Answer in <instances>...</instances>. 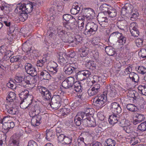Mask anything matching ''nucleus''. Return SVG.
Instances as JSON below:
<instances>
[{
	"label": "nucleus",
	"mask_w": 146,
	"mask_h": 146,
	"mask_svg": "<svg viewBox=\"0 0 146 146\" xmlns=\"http://www.w3.org/2000/svg\"><path fill=\"white\" fill-rule=\"evenodd\" d=\"M117 94V92L114 89L111 90L110 95L112 98H114L116 96Z\"/></svg>",
	"instance_id": "nucleus-64"
},
{
	"label": "nucleus",
	"mask_w": 146,
	"mask_h": 146,
	"mask_svg": "<svg viewBox=\"0 0 146 146\" xmlns=\"http://www.w3.org/2000/svg\"><path fill=\"white\" fill-rule=\"evenodd\" d=\"M9 117L8 116H5L3 119H1L0 122L1 123L4 122L3 123L2 127L3 129L6 131V132L13 128L15 126L14 123L9 120Z\"/></svg>",
	"instance_id": "nucleus-6"
},
{
	"label": "nucleus",
	"mask_w": 146,
	"mask_h": 146,
	"mask_svg": "<svg viewBox=\"0 0 146 146\" xmlns=\"http://www.w3.org/2000/svg\"><path fill=\"white\" fill-rule=\"evenodd\" d=\"M56 136L57 137L58 140L60 142L63 141L65 137V135L64 134L62 133H58Z\"/></svg>",
	"instance_id": "nucleus-56"
},
{
	"label": "nucleus",
	"mask_w": 146,
	"mask_h": 146,
	"mask_svg": "<svg viewBox=\"0 0 146 146\" xmlns=\"http://www.w3.org/2000/svg\"><path fill=\"white\" fill-rule=\"evenodd\" d=\"M19 14V19L20 21L24 22L27 19L28 15V13L22 12V11H19L18 12L16 13Z\"/></svg>",
	"instance_id": "nucleus-18"
},
{
	"label": "nucleus",
	"mask_w": 146,
	"mask_h": 146,
	"mask_svg": "<svg viewBox=\"0 0 146 146\" xmlns=\"http://www.w3.org/2000/svg\"><path fill=\"white\" fill-rule=\"evenodd\" d=\"M108 5L107 4H103L100 7V9L101 11H104L105 12H107V10L108 11L109 8L108 7Z\"/></svg>",
	"instance_id": "nucleus-53"
},
{
	"label": "nucleus",
	"mask_w": 146,
	"mask_h": 146,
	"mask_svg": "<svg viewBox=\"0 0 146 146\" xmlns=\"http://www.w3.org/2000/svg\"><path fill=\"white\" fill-rule=\"evenodd\" d=\"M15 79L16 82L20 83L19 85L31 89L34 87L37 81L35 77H31L29 76H26L24 78L23 77L17 76Z\"/></svg>",
	"instance_id": "nucleus-2"
},
{
	"label": "nucleus",
	"mask_w": 146,
	"mask_h": 146,
	"mask_svg": "<svg viewBox=\"0 0 146 146\" xmlns=\"http://www.w3.org/2000/svg\"><path fill=\"white\" fill-rule=\"evenodd\" d=\"M86 115L84 113H79L74 117V122L76 125L80 126L82 123V120L85 117Z\"/></svg>",
	"instance_id": "nucleus-13"
},
{
	"label": "nucleus",
	"mask_w": 146,
	"mask_h": 146,
	"mask_svg": "<svg viewBox=\"0 0 146 146\" xmlns=\"http://www.w3.org/2000/svg\"><path fill=\"white\" fill-rule=\"evenodd\" d=\"M27 108L30 110L31 113H35L34 115H32L31 114L30 115L32 117L31 120V124L35 127L38 126L41 123L42 117L41 116L38 115L40 112V106L38 104H35L31 103L28 105V106L25 107H23V109Z\"/></svg>",
	"instance_id": "nucleus-1"
},
{
	"label": "nucleus",
	"mask_w": 146,
	"mask_h": 146,
	"mask_svg": "<svg viewBox=\"0 0 146 146\" xmlns=\"http://www.w3.org/2000/svg\"><path fill=\"white\" fill-rule=\"evenodd\" d=\"M16 94L14 92H10L8 95L6 100L7 102H12L16 99Z\"/></svg>",
	"instance_id": "nucleus-26"
},
{
	"label": "nucleus",
	"mask_w": 146,
	"mask_h": 146,
	"mask_svg": "<svg viewBox=\"0 0 146 146\" xmlns=\"http://www.w3.org/2000/svg\"><path fill=\"white\" fill-rule=\"evenodd\" d=\"M93 57L95 60H97L99 58V53L97 50H92L91 52Z\"/></svg>",
	"instance_id": "nucleus-59"
},
{
	"label": "nucleus",
	"mask_w": 146,
	"mask_h": 146,
	"mask_svg": "<svg viewBox=\"0 0 146 146\" xmlns=\"http://www.w3.org/2000/svg\"><path fill=\"white\" fill-rule=\"evenodd\" d=\"M40 74V76L44 80H48L50 79L51 77L50 74L46 70H43L41 72Z\"/></svg>",
	"instance_id": "nucleus-27"
},
{
	"label": "nucleus",
	"mask_w": 146,
	"mask_h": 146,
	"mask_svg": "<svg viewBox=\"0 0 146 146\" xmlns=\"http://www.w3.org/2000/svg\"><path fill=\"white\" fill-rule=\"evenodd\" d=\"M51 101V102L61 104V98L60 97V96L59 95H54L52 98Z\"/></svg>",
	"instance_id": "nucleus-39"
},
{
	"label": "nucleus",
	"mask_w": 146,
	"mask_h": 146,
	"mask_svg": "<svg viewBox=\"0 0 146 146\" xmlns=\"http://www.w3.org/2000/svg\"><path fill=\"white\" fill-rule=\"evenodd\" d=\"M126 108L128 111L132 112L138 111L139 109L137 107L133 104H128L127 105Z\"/></svg>",
	"instance_id": "nucleus-23"
},
{
	"label": "nucleus",
	"mask_w": 146,
	"mask_h": 146,
	"mask_svg": "<svg viewBox=\"0 0 146 146\" xmlns=\"http://www.w3.org/2000/svg\"><path fill=\"white\" fill-rule=\"evenodd\" d=\"M5 110L8 113L11 115H17L19 111L18 109L15 107L6 106Z\"/></svg>",
	"instance_id": "nucleus-16"
},
{
	"label": "nucleus",
	"mask_w": 146,
	"mask_h": 146,
	"mask_svg": "<svg viewBox=\"0 0 146 146\" xmlns=\"http://www.w3.org/2000/svg\"><path fill=\"white\" fill-rule=\"evenodd\" d=\"M105 16L103 12H102L99 13L97 17L98 22L101 23L105 21H108V19Z\"/></svg>",
	"instance_id": "nucleus-24"
},
{
	"label": "nucleus",
	"mask_w": 146,
	"mask_h": 146,
	"mask_svg": "<svg viewBox=\"0 0 146 146\" xmlns=\"http://www.w3.org/2000/svg\"><path fill=\"white\" fill-rule=\"evenodd\" d=\"M72 17V16L69 14H64L63 16V21H65L66 22H68Z\"/></svg>",
	"instance_id": "nucleus-57"
},
{
	"label": "nucleus",
	"mask_w": 146,
	"mask_h": 146,
	"mask_svg": "<svg viewBox=\"0 0 146 146\" xmlns=\"http://www.w3.org/2000/svg\"><path fill=\"white\" fill-rule=\"evenodd\" d=\"M82 14L83 15V18L79 17L80 19L83 21L84 19H86L87 20L91 21L94 19L95 17V13L94 10L90 8H84L81 10Z\"/></svg>",
	"instance_id": "nucleus-5"
},
{
	"label": "nucleus",
	"mask_w": 146,
	"mask_h": 146,
	"mask_svg": "<svg viewBox=\"0 0 146 146\" xmlns=\"http://www.w3.org/2000/svg\"><path fill=\"white\" fill-rule=\"evenodd\" d=\"M132 65H129L127 68H125L124 71V73L125 74H129L131 72H131L132 71Z\"/></svg>",
	"instance_id": "nucleus-62"
},
{
	"label": "nucleus",
	"mask_w": 146,
	"mask_h": 146,
	"mask_svg": "<svg viewBox=\"0 0 146 146\" xmlns=\"http://www.w3.org/2000/svg\"><path fill=\"white\" fill-rule=\"evenodd\" d=\"M75 79L72 77H68L63 81L62 83V86L65 89H69L72 88L75 83Z\"/></svg>",
	"instance_id": "nucleus-10"
},
{
	"label": "nucleus",
	"mask_w": 146,
	"mask_h": 146,
	"mask_svg": "<svg viewBox=\"0 0 146 146\" xmlns=\"http://www.w3.org/2000/svg\"><path fill=\"white\" fill-rule=\"evenodd\" d=\"M116 142L111 139H108L106 140L104 143V146H115Z\"/></svg>",
	"instance_id": "nucleus-33"
},
{
	"label": "nucleus",
	"mask_w": 146,
	"mask_h": 146,
	"mask_svg": "<svg viewBox=\"0 0 146 146\" xmlns=\"http://www.w3.org/2000/svg\"><path fill=\"white\" fill-rule=\"evenodd\" d=\"M37 90L38 91V92L41 94V95L48 90L46 88L41 86H37Z\"/></svg>",
	"instance_id": "nucleus-50"
},
{
	"label": "nucleus",
	"mask_w": 146,
	"mask_h": 146,
	"mask_svg": "<svg viewBox=\"0 0 146 146\" xmlns=\"http://www.w3.org/2000/svg\"><path fill=\"white\" fill-rule=\"evenodd\" d=\"M33 9V6L31 3H22L21 4H19L16 8L15 9V13L18 12L19 11H22V12L27 13L29 14L32 11Z\"/></svg>",
	"instance_id": "nucleus-4"
},
{
	"label": "nucleus",
	"mask_w": 146,
	"mask_h": 146,
	"mask_svg": "<svg viewBox=\"0 0 146 146\" xmlns=\"http://www.w3.org/2000/svg\"><path fill=\"white\" fill-rule=\"evenodd\" d=\"M117 25L119 29L124 30L127 25V22L125 20H119L117 22Z\"/></svg>",
	"instance_id": "nucleus-19"
},
{
	"label": "nucleus",
	"mask_w": 146,
	"mask_h": 146,
	"mask_svg": "<svg viewBox=\"0 0 146 146\" xmlns=\"http://www.w3.org/2000/svg\"><path fill=\"white\" fill-rule=\"evenodd\" d=\"M138 129L142 131L146 130V121L141 123L138 125Z\"/></svg>",
	"instance_id": "nucleus-45"
},
{
	"label": "nucleus",
	"mask_w": 146,
	"mask_h": 146,
	"mask_svg": "<svg viewBox=\"0 0 146 146\" xmlns=\"http://www.w3.org/2000/svg\"><path fill=\"white\" fill-rule=\"evenodd\" d=\"M51 102L52 104H50V105L53 109H57L61 105V104L59 103H56L53 102Z\"/></svg>",
	"instance_id": "nucleus-49"
},
{
	"label": "nucleus",
	"mask_w": 146,
	"mask_h": 146,
	"mask_svg": "<svg viewBox=\"0 0 146 146\" xmlns=\"http://www.w3.org/2000/svg\"><path fill=\"white\" fill-rule=\"evenodd\" d=\"M88 127H94L96 125V124L95 119L92 117L91 118L90 117H88Z\"/></svg>",
	"instance_id": "nucleus-37"
},
{
	"label": "nucleus",
	"mask_w": 146,
	"mask_h": 146,
	"mask_svg": "<svg viewBox=\"0 0 146 146\" xmlns=\"http://www.w3.org/2000/svg\"><path fill=\"white\" fill-rule=\"evenodd\" d=\"M105 50L106 53L110 56H113L116 53L115 49L111 46H107L105 47Z\"/></svg>",
	"instance_id": "nucleus-21"
},
{
	"label": "nucleus",
	"mask_w": 146,
	"mask_h": 146,
	"mask_svg": "<svg viewBox=\"0 0 146 146\" xmlns=\"http://www.w3.org/2000/svg\"><path fill=\"white\" fill-rule=\"evenodd\" d=\"M96 98L99 100H101L102 101H103L104 103H106L107 101V96L104 94H102L101 95H98L97 97H96Z\"/></svg>",
	"instance_id": "nucleus-47"
},
{
	"label": "nucleus",
	"mask_w": 146,
	"mask_h": 146,
	"mask_svg": "<svg viewBox=\"0 0 146 146\" xmlns=\"http://www.w3.org/2000/svg\"><path fill=\"white\" fill-rule=\"evenodd\" d=\"M20 60V58L18 56H13L10 59V62L11 63L19 62Z\"/></svg>",
	"instance_id": "nucleus-54"
},
{
	"label": "nucleus",
	"mask_w": 146,
	"mask_h": 146,
	"mask_svg": "<svg viewBox=\"0 0 146 146\" xmlns=\"http://www.w3.org/2000/svg\"><path fill=\"white\" fill-rule=\"evenodd\" d=\"M86 47L82 48L80 49L79 52L81 53L80 54L81 57H85L88 54V50H86Z\"/></svg>",
	"instance_id": "nucleus-43"
},
{
	"label": "nucleus",
	"mask_w": 146,
	"mask_h": 146,
	"mask_svg": "<svg viewBox=\"0 0 146 146\" xmlns=\"http://www.w3.org/2000/svg\"><path fill=\"white\" fill-rule=\"evenodd\" d=\"M20 136L19 134H14L11 137V142L13 146H19Z\"/></svg>",
	"instance_id": "nucleus-17"
},
{
	"label": "nucleus",
	"mask_w": 146,
	"mask_h": 146,
	"mask_svg": "<svg viewBox=\"0 0 146 146\" xmlns=\"http://www.w3.org/2000/svg\"><path fill=\"white\" fill-rule=\"evenodd\" d=\"M56 9L52 5L50 9L49 12L50 15L51 17H53V18H55L56 17Z\"/></svg>",
	"instance_id": "nucleus-42"
},
{
	"label": "nucleus",
	"mask_w": 146,
	"mask_h": 146,
	"mask_svg": "<svg viewBox=\"0 0 146 146\" xmlns=\"http://www.w3.org/2000/svg\"><path fill=\"white\" fill-rule=\"evenodd\" d=\"M3 49H1L0 50V55L4 54V58H9L12 56L13 54L12 52L10 50H5V51L3 52Z\"/></svg>",
	"instance_id": "nucleus-29"
},
{
	"label": "nucleus",
	"mask_w": 146,
	"mask_h": 146,
	"mask_svg": "<svg viewBox=\"0 0 146 146\" xmlns=\"http://www.w3.org/2000/svg\"><path fill=\"white\" fill-rule=\"evenodd\" d=\"M29 91L27 90H25L24 91H23L21 93L19 94V95L21 100L20 104V107L22 108L23 107V103L24 102V100L26 99L28 97V96L29 95Z\"/></svg>",
	"instance_id": "nucleus-15"
},
{
	"label": "nucleus",
	"mask_w": 146,
	"mask_h": 146,
	"mask_svg": "<svg viewBox=\"0 0 146 146\" xmlns=\"http://www.w3.org/2000/svg\"><path fill=\"white\" fill-rule=\"evenodd\" d=\"M45 62L44 60H39L37 61L36 65L38 66L42 67Z\"/></svg>",
	"instance_id": "nucleus-63"
},
{
	"label": "nucleus",
	"mask_w": 146,
	"mask_h": 146,
	"mask_svg": "<svg viewBox=\"0 0 146 146\" xmlns=\"http://www.w3.org/2000/svg\"><path fill=\"white\" fill-rule=\"evenodd\" d=\"M98 29L97 24L92 22H88L86 24L84 32L87 34L94 33L97 31Z\"/></svg>",
	"instance_id": "nucleus-7"
},
{
	"label": "nucleus",
	"mask_w": 146,
	"mask_h": 146,
	"mask_svg": "<svg viewBox=\"0 0 146 146\" xmlns=\"http://www.w3.org/2000/svg\"><path fill=\"white\" fill-rule=\"evenodd\" d=\"M57 31L60 38L63 41L69 43L74 42V37L68 36V32L62 29V27H58Z\"/></svg>",
	"instance_id": "nucleus-3"
},
{
	"label": "nucleus",
	"mask_w": 146,
	"mask_h": 146,
	"mask_svg": "<svg viewBox=\"0 0 146 146\" xmlns=\"http://www.w3.org/2000/svg\"><path fill=\"white\" fill-rule=\"evenodd\" d=\"M123 130L127 133H130L133 131V127L131 125L129 124L127 126H124L123 127Z\"/></svg>",
	"instance_id": "nucleus-44"
},
{
	"label": "nucleus",
	"mask_w": 146,
	"mask_h": 146,
	"mask_svg": "<svg viewBox=\"0 0 146 146\" xmlns=\"http://www.w3.org/2000/svg\"><path fill=\"white\" fill-rule=\"evenodd\" d=\"M135 42L138 47H140L143 45V40L142 39L139 38L135 40Z\"/></svg>",
	"instance_id": "nucleus-55"
},
{
	"label": "nucleus",
	"mask_w": 146,
	"mask_h": 146,
	"mask_svg": "<svg viewBox=\"0 0 146 146\" xmlns=\"http://www.w3.org/2000/svg\"><path fill=\"white\" fill-rule=\"evenodd\" d=\"M71 138L66 137L65 136L63 141H64V143L67 145L70 144L71 142Z\"/></svg>",
	"instance_id": "nucleus-60"
},
{
	"label": "nucleus",
	"mask_w": 146,
	"mask_h": 146,
	"mask_svg": "<svg viewBox=\"0 0 146 146\" xmlns=\"http://www.w3.org/2000/svg\"><path fill=\"white\" fill-rule=\"evenodd\" d=\"M72 88L74 90L77 92H82V91L81 89V86L80 85V84L79 82L78 81H76L75 82V83L74 84V86H73Z\"/></svg>",
	"instance_id": "nucleus-30"
},
{
	"label": "nucleus",
	"mask_w": 146,
	"mask_h": 146,
	"mask_svg": "<svg viewBox=\"0 0 146 146\" xmlns=\"http://www.w3.org/2000/svg\"><path fill=\"white\" fill-rule=\"evenodd\" d=\"M121 35V33H119L117 31L115 32L110 35V36L109 38H118L119 35Z\"/></svg>",
	"instance_id": "nucleus-58"
},
{
	"label": "nucleus",
	"mask_w": 146,
	"mask_h": 146,
	"mask_svg": "<svg viewBox=\"0 0 146 146\" xmlns=\"http://www.w3.org/2000/svg\"><path fill=\"white\" fill-rule=\"evenodd\" d=\"M101 100H99L97 98L96 99V97L93 101V102L94 103V105L100 107L104 104V103Z\"/></svg>",
	"instance_id": "nucleus-40"
},
{
	"label": "nucleus",
	"mask_w": 146,
	"mask_h": 146,
	"mask_svg": "<svg viewBox=\"0 0 146 146\" xmlns=\"http://www.w3.org/2000/svg\"><path fill=\"white\" fill-rule=\"evenodd\" d=\"M70 111L69 109L64 108H62L61 112L62 113L61 115L64 116H66L69 113Z\"/></svg>",
	"instance_id": "nucleus-51"
},
{
	"label": "nucleus",
	"mask_w": 146,
	"mask_h": 146,
	"mask_svg": "<svg viewBox=\"0 0 146 146\" xmlns=\"http://www.w3.org/2000/svg\"><path fill=\"white\" fill-rule=\"evenodd\" d=\"M135 117L136 118L137 121H138V123H140L143 121L145 119V117L144 115L138 113L135 114Z\"/></svg>",
	"instance_id": "nucleus-38"
},
{
	"label": "nucleus",
	"mask_w": 146,
	"mask_h": 146,
	"mask_svg": "<svg viewBox=\"0 0 146 146\" xmlns=\"http://www.w3.org/2000/svg\"><path fill=\"white\" fill-rule=\"evenodd\" d=\"M74 42L75 45L79 44L82 40L81 38H80V36H76L74 37Z\"/></svg>",
	"instance_id": "nucleus-61"
},
{
	"label": "nucleus",
	"mask_w": 146,
	"mask_h": 146,
	"mask_svg": "<svg viewBox=\"0 0 146 146\" xmlns=\"http://www.w3.org/2000/svg\"><path fill=\"white\" fill-rule=\"evenodd\" d=\"M129 78L132 81L137 83L139 81V76L134 72H131L129 75Z\"/></svg>",
	"instance_id": "nucleus-25"
},
{
	"label": "nucleus",
	"mask_w": 146,
	"mask_h": 146,
	"mask_svg": "<svg viewBox=\"0 0 146 146\" xmlns=\"http://www.w3.org/2000/svg\"><path fill=\"white\" fill-rule=\"evenodd\" d=\"M119 120V117L115 114H113L109 116V121L110 124H113L117 123Z\"/></svg>",
	"instance_id": "nucleus-22"
},
{
	"label": "nucleus",
	"mask_w": 146,
	"mask_h": 146,
	"mask_svg": "<svg viewBox=\"0 0 146 146\" xmlns=\"http://www.w3.org/2000/svg\"><path fill=\"white\" fill-rule=\"evenodd\" d=\"M107 12L109 17H115L117 14L116 10L115 9L110 7L107 11Z\"/></svg>",
	"instance_id": "nucleus-28"
},
{
	"label": "nucleus",
	"mask_w": 146,
	"mask_h": 146,
	"mask_svg": "<svg viewBox=\"0 0 146 146\" xmlns=\"http://www.w3.org/2000/svg\"><path fill=\"white\" fill-rule=\"evenodd\" d=\"M25 69L26 72L28 74L32 77H35L37 74V72L35 68L32 65L29 63H26L25 65Z\"/></svg>",
	"instance_id": "nucleus-9"
},
{
	"label": "nucleus",
	"mask_w": 146,
	"mask_h": 146,
	"mask_svg": "<svg viewBox=\"0 0 146 146\" xmlns=\"http://www.w3.org/2000/svg\"><path fill=\"white\" fill-rule=\"evenodd\" d=\"M118 38L117 42L120 44L123 45L125 43L126 38L122 33L119 35Z\"/></svg>",
	"instance_id": "nucleus-36"
},
{
	"label": "nucleus",
	"mask_w": 146,
	"mask_h": 146,
	"mask_svg": "<svg viewBox=\"0 0 146 146\" xmlns=\"http://www.w3.org/2000/svg\"><path fill=\"white\" fill-rule=\"evenodd\" d=\"M80 9V7L78 5H77L76 6L74 5L70 10V12L73 15H76L79 13Z\"/></svg>",
	"instance_id": "nucleus-31"
},
{
	"label": "nucleus",
	"mask_w": 146,
	"mask_h": 146,
	"mask_svg": "<svg viewBox=\"0 0 146 146\" xmlns=\"http://www.w3.org/2000/svg\"><path fill=\"white\" fill-rule=\"evenodd\" d=\"M78 23H63V26L68 30H73L76 28Z\"/></svg>",
	"instance_id": "nucleus-20"
},
{
	"label": "nucleus",
	"mask_w": 146,
	"mask_h": 146,
	"mask_svg": "<svg viewBox=\"0 0 146 146\" xmlns=\"http://www.w3.org/2000/svg\"><path fill=\"white\" fill-rule=\"evenodd\" d=\"M137 71L139 74H144L146 73V68L143 66H140L138 67Z\"/></svg>",
	"instance_id": "nucleus-46"
},
{
	"label": "nucleus",
	"mask_w": 146,
	"mask_h": 146,
	"mask_svg": "<svg viewBox=\"0 0 146 146\" xmlns=\"http://www.w3.org/2000/svg\"><path fill=\"white\" fill-rule=\"evenodd\" d=\"M137 28L135 23H134L131 24L130 25L129 29L130 32L132 35L134 37H137L139 35V32Z\"/></svg>",
	"instance_id": "nucleus-14"
},
{
	"label": "nucleus",
	"mask_w": 146,
	"mask_h": 146,
	"mask_svg": "<svg viewBox=\"0 0 146 146\" xmlns=\"http://www.w3.org/2000/svg\"><path fill=\"white\" fill-rule=\"evenodd\" d=\"M99 92L93 88H90L88 91V93L90 96H92L96 95Z\"/></svg>",
	"instance_id": "nucleus-41"
},
{
	"label": "nucleus",
	"mask_w": 146,
	"mask_h": 146,
	"mask_svg": "<svg viewBox=\"0 0 146 146\" xmlns=\"http://www.w3.org/2000/svg\"><path fill=\"white\" fill-rule=\"evenodd\" d=\"M54 8L58 11H60L62 9V3L58 1H55L52 4Z\"/></svg>",
	"instance_id": "nucleus-34"
},
{
	"label": "nucleus",
	"mask_w": 146,
	"mask_h": 146,
	"mask_svg": "<svg viewBox=\"0 0 146 146\" xmlns=\"http://www.w3.org/2000/svg\"><path fill=\"white\" fill-rule=\"evenodd\" d=\"M91 74L90 71L86 70H83L79 71L77 73V78L80 81H82L88 78Z\"/></svg>",
	"instance_id": "nucleus-11"
},
{
	"label": "nucleus",
	"mask_w": 146,
	"mask_h": 146,
	"mask_svg": "<svg viewBox=\"0 0 146 146\" xmlns=\"http://www.w3.org/2000/svg\"><path fill=\"white\" fill-rule=\"evenodd\" d=\"M77 68V66L74 64H69L64 67L63 71L66 74L70 75L75 73Z\"/></svg>",
	"instance_id": "nucleus-8"
},
{
	"label": "nucleus",
	"mask_w": 146,
	"mask_h": 146,
	"mask_svg": "<svg viewBox=\"0 0 146 146\" xmlns=\"http://www.w3.org/2000/svg\"><path fill=\"white\" fill-rule=\"evenodd\" d=\"M65 56L64 53L62 52H60L58 54V61L60 63L64 64L66 62L64 56Z\"/></svg>",
	"instance_id": "nucleus-32"
},
{
	"label": "nucleus",
	"mask_w": 146,
	"mask_h": 146,
	"mask_svg": "<svg viewBox=\"0 0 146 146\" xmlns=\"http://www.w3.org/2000/svg\"><path fill=\"white\" fill-rule=\"evenodd\" d=\"M110 109L115 114L120 113L121 111V109L119 104L116 102L112 103L110 106Z\"/></svg>",
	"instance_id": "nucleus-12"
},
{
	"label": "nucleus",
	"mask_w": 146,
	"mask_h": 146,
	"mask_svg": "<svg viewBox=\"0 0 146 146\" xmlns=\"http://www.w3.org/2000/svg\"><path fill=\"white\" fill-rule=\"evenodd\" d=\"M55 135V132H53L52 130H51L46 133V138L47 140H50L54 138Z\"/></svg>",
	"instance_id": "nucleus-35"
},
{
	"label": "nucleus",
	"mask_w": 146,
	"mask_h": 146,
	"mask_svg": "<svg viewBox=\"0 0 146 146\" xmlns=\"http://www.w3.org/2000/svg\"><path fill=\"white\" fill-rule=\"evenodd\" d=\"M131 5L128 3H126L125 4L124 6L122 8V11H125L126 12H129V11H131Z\"/></svg>",
	"instance_id": "nucleus-48"
},
{
	"label": "nucleus",
	"mask_w": 146,
	"mask_h": 146,
	"mask_svg": "<svg viewBox=\"0 0 146 146\" xmlns=\"http://www.w3.org/2000/svg\"><path fill=\"white\" fill-rule=\"evenodd\" d=\"M139 55L142 58L146 57V49H142L139 52Z\"/></svg>",
	"instance_id": "nucleus-52"
}]
</instances>
